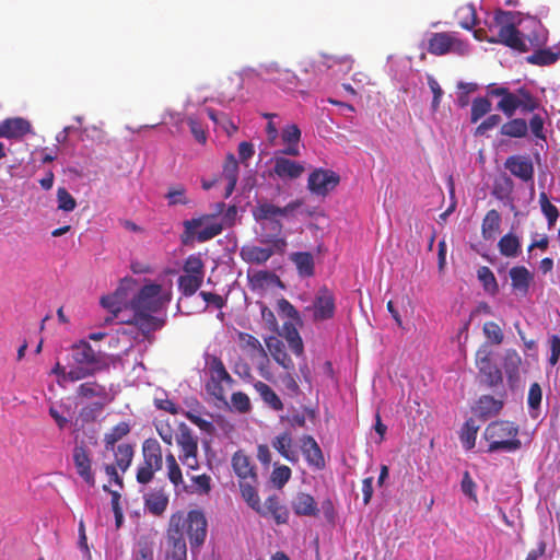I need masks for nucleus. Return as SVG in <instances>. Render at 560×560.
Here are the masks:
<instances>
[{
    "label": "nucleus",
    "mask_w": 560,
    "mask_h": 560,
    "mask_svg": "<svg viewBox=\"0 0 560 560\" xmlns=\"http://www.w3.org/2000/svg\"><path fill=\"white\" fill-rule=\"evenodd\" d=\"M254 388L260 395L261 399L273 410L280 411L283 409V404L276 392L266 383L257 381Z\"/></svg>",
    "instance_id": "obj_39"
},
{
    "label": "nucleus",
    "mask_w": 560,
    "mask_h": 560,
    "mask_svg": "<svg viewBox=\"0 0 560 560\" xmlns=\"http://www.w3.org/2000/svg\"><path fill=\"white\" fill-rule=\"evenodd\" d=\"M503 408V400L491 395H483L477 401V411L483 418L498 415Z\"/></svg>",
    "instance_id": "obj_38"
},
{
    "label": "nucleus",
    "mask_w": 560,
    "mask_h": 560,
    "mask_svg": "<svg viewBox=\"0 0 560 560\" xmlns=\"http://www.w3.org/2000/svg\"><path fill=\"white\" fill-rule=\"evenodd\" d=\"M269 81L282 90L291 91L298 86L299 78L293 71L282 69L281 71H278L277 77L269 78Z\"/></svg>",
    "instance_id": "obj_50"
},
{
    "label": "nucleus",
    "mask_w": 560,
    "mask_h": 560,
    "mask_svg": "<svg viewBox=\"0 0 560 560\" xmlns=\"http://www.w3.org/2000/svg\"><path fill=\"white\" fill-rule=\"evenodd\" d=\"M292 471L290 467L285 465H275V468L271 472V482L278 489H281L291 478Z\"/></svg>",
    "instance_id": "obj_57"
},
{
    "label": "nucleus",
    "mask_w": 560,
    "mask_h": 560,
    "mask_svg": "<svg viewBox=\"0 0 560 560\" xmlns=\"http://www.w3.org/2000/svg\"><path fill=\"white\" fill-rule=\"evenodd\" d=\"M231 402L233 407L240 412H247L250 409V400L248 396L243 392L233 393Z\"/></svg>",
    "instance_id": "obj_64"
},
{
    "label": "nucleus",
    "mask_w": 560,
    "mask_h": 560,
    "mask_svg": "<svg viewBox=\"0 0 560 560\" xmlns=\"http://www.w3.org/2000/svg\"><path fill=\"white\" fill-rule=\"evenodd\" d=\"M518 428L510 421H493L485 430V439L489 442V452H515L522 442L517 439Z\"/></svg>",
    "instance_id": "obj_7"
},
{
    "label": "nucleus",
    "mask_w": 560,
    "mask_h": 560,
    "mask_svg": "<svg viewBox=\"0 0 560 560\" xmlns=\"http://www.w3.org/2000/svg\"><path fill=\"white\" fill-rule=\"evenodd\" d=\"M501 217L495 209L489 210L481 225V233L485 240H491L500 230Z\"/></svg>",
    "instance_id": "obj_41"
},
{
    "label": "nucleus",
    "mask_w": 560,
    "mask_h": 560,
    "mask_svg": "<svg viewBox=\"0 0 560 560\" xmlns=\"http://www.w3.org/2000/svg\"><path fill=\"white\" fill-rule=\"evenodd\" d=\"M491 102L487 97H476L471 103L470 121L476 124L483 116L490 113Z\"/></svg>",
    "instance_id": "obj_52"
},
{
    "label": "nucleus",
    "mask_w": 560,
    "mask_h": 560,
    "mask_svg": "<svg viewBox=\"0 0 560 560\" xmlns=\"http://www.w3.org/2000/svg\"><path fill=\"white\" fill-rule=\"evenodd\" d=\"M295 324L296 323H284L282 329L290 349L295 355L300 357L304 352V345L298 329L295 328Z\"/></svg>",
    "instance_id": "obj_40"
},
{
    "label": "nucleus",
    "mask_w": 560,
    "mask_h": 560,
    "mask_svg": "<svg viewBox=\"0 0 560 560\" xmlns=\"http://www.w3.org/2000/svg\"><path fill=\"white\" fill-rule=\"evenodd\" d=\"M30 132H32V125L25 118H7L0 122V138L22 139Z\"/></svg>",
    "instance_id": "obj_21"
},
{
    "label": "nucleus",
    "mask_w": 560,
    "mask_h": 560,
    "mask_svg": "<svg viewBox=\"0 0 560 560\" xmlns=\"http://www.w3.org/2000/svg\"><path fill=\"white\" fill-rule=\"evenodd\" d=\"M339 183L340 176L336 172L316 168L308 176L307 188L313 195L326 197Z\"/></svg>",
    "instance_id": "obj_15"
},
{
    "label": "nucleus",
    "mask_w": 560,
    "mask_h": 560,
    "mask_svg": "<svg viewBox=\"0 0 560 560\" xmlns=\"http://www.w3.org/2000/svg\"><path fill=\"white\" fill-rule=\"evenodd\" d=\"M186 533L188 535L191 548L203 544L207 536V520L201 511L192 510L184 515Z\"/></svg>",
    "instance_id": "obj_17"
},
{
    "label": "nucleus",
    "mask_w": 560,
    "mask_h": 560,
    "mask_svg": "<svg viewBox=\"0 0 560 560\" xmlns=\"http://www.w3.org/2000/svg\"><path fill=\"white\" fill-rule=\"evenodd\" d=\"M232 468L240 481H257V474L250 458L243 452L237 451L232 457Z\"/></svg>",
    "instance_id": "obj_24"
},
{
    "label": "nucleus",
    "mask_w": 560,
    "mask_h": 560,
    "mask_svg": "<svg viewBox=\"0 0 560 560\" xmlns=\"http://www.w3.org/2000/svg\"><path fill=\"white\" fill-rule=\"evenodd\" d=\"M67 366L69 382L73 383L107 371L109 363L105 353L95 351L88 341L80 340L69 348Z\"/></svg>",
    "instance_id": "obj_2"
},
{
    "label": "nucleus",
    "mask_w": 560,
    "mask_h": 560,
    "mask_svg": "<svg viewBox=\"0 0 560 560\" xmlns=\"http://www.w3.org/2000/svg\"><path fill=\"white\" fill-rule=\"evenodd\" d=\"M238 341L243 347L248 348L252 352L261 357H267L266 350L255 336L241 331L238 332Z\"/></svg>",
    "instance_id": "obj_56"
},
{
    "label": "nucleus",
    "mask_w": 560,
    "mask_h": 560,
    "mask_svg": "<svg viewBox=\"0 0 560 560\" xmlns=\"http://www.w3.org/2000/svg\"><path fill=\"white\" fill-rule=\"evenodd\" d=\"M136 280L132 278H124L118 288L112 294L102 296L101 304L109 311L115 317L122 308H129L128 292L133 289Z\"/></svg>",
    "instance_id": "obj_16"
},
{
    "label": "nucleus",
    "mask_w": 560,
    "mask_h": 560,
    "mask_svg": "<svg viewBox=\"0 0 560 560\" xmlns=\"http://www.w3.org/2000/svg\"><path fill=\"white\" fill-rule=\"evenodd\" d=\"M522 358L515 350H508L503 359V369L511 389L517 387L520 382V368Z\"/></svg>",
    "instance_id": "obj_29"
},
{
    "label": "nucleus",
    "mask_w": 560,
    "mask_h": 560,
    "mask_svg": "<svg viewBox=\"0 0 560 560\" xmlns=\"http://www.w3.org/2000/svg\"><path fill=\"white\" fill-rule=\"evenodd\" d=\"M172 295L163 290L161 284L147 283L130 299L129 308L132 318L127 324L135 325L141 334L149 336L165 325V315L159 316L171 302Z\"/></svg>",
    "instance_id": "obj_1"
},
{
    "label": "nucleus",
    "mask_w": 560,
    "mask_h": 560,
    "mask_svg": "<svg viewBox=\"0 0 560 560\" xmlns=\"http://www.w3.org/2000/svg\"><path fill=\"white\" fill-rule=\"evenodd\" d=\"M57 202H58V209L62 210L65 212H71L77 207L75 199L71 196V194L65 187L58 188Z\"/></svg>",
    "instance_id": "obj_59"
},
{
    "label": "nucleus",
    "mask_w": 560,
    "mask_h": 560,
    "mask_svg": "<svg viewBox=\"0 0 560 560\" xmlns=\"http://www.w3.org/2000/svg\"><path fill=\"white\" fill-rule=\"evenodd\" d=\"M277 308L281 316L291 319L290 323H301V317L294 305L284 298H281L277 302Z\"/></svg>",
    "instance_id": "obj_58"
},
{
    "label": "nucleus",
    "mask_w": 560,
    "mask_h": 560,
    "mask_svg": "<svg viewBox=\"0 0 560 560\" xmlns=\"http://www.w3.org/2000/svg\"><path fill=\"white\" fill-rule=\"evenodd\" d=\"M494 23L500 28L497 36L487 38L488 43L502 44L520 52H526L528 50L527 44L514 24V15L512 12L502 10L495 11Z\"/></svg>",
    "instance_id": "obj_8"
},
{
    "label": "nucleus",
    "mask_w": 560,
    "mask_h": 560,
    "mask_svg": "<svg viewBox=\"0 0 560 560\" xmlns=\"http://www.w3.org/2000/svg\"><path fill=\"white\" fill-rule=\"evenodd\" d=\"M176 443L179 447V460L188 469L198 470L200 467L198 457V438L185 423H180L179 432L176 435Z\"/></svg>",
    "instance_id": "obj_12"
},
{
    "label": "nucleus",
    "mask_w": 560,
    "mask_h": 560,
    "mask_svg": "<svg viewBox=\"0 0 560 560\" xmlns=\"http://www.w3.org/2000/svg\"><path fill=\"white\" fill-rule=\"evenodd\" d=\"M210 380L221 381L231 386L234 380L226 371L222 360L217 355H210L207 360Z\"/></svg>",
    "instance_id": "obj_37"
},
{
    "label": "nucleus",
    "mask_w": 560,
    "mask_h": 560,
    "mask_svg": "<svg viewBox=\"0 0 560 560\" xmlns=\"http://www.w3.org/2000/svg\"><path fill=\"white\" fill-rule=\"evenodd\" d=\"M313 311V320L323 322L335 316L336 303L334 293L326 287L320 288L313 301V305L307 307Z\"/></svg>",
    "instance_id": "obj_18"
},
{
    "label": "nucleus",
    "mask_w": 560,
    "mask_h": 560,
    "mask_svg": "<svg viewBox=\"0 0 560 560\" xmlns=\"http://www.w3.org/2000/svg\"><path fill=\"white\" fill-rule=\"evenodd\" d=\"M559 58L558 54L550 49H539L526 58L528 63L537 66H549L555 63Z\"/></svg>",
    "instance_id": "obj_54"
},
{
    "label": "nucleus",
    "mask_w": 560,
    "mask_h": 560,
    "mask_svg": "<svg viewBox=\"0 0 560 560\" xmlns=\"http://www.w3.org/2000/svg\"><path fill=\"white\" fill-rule=\"evenodd\" d=\"M184 526V513L178 512L171 516L166 537V560H187Z\"/></svg>",
    "instance_id": "obj_11"
},
{
    "label": "nucleus",
    "mask_w": 560,
    "mask_h": 560,
    "mask_svg": "<svg viewBox=\"0 0 560 560\" xmlns=\"http://www.w3.org/2000/svg\"><path fill=\"white\" fill-rule=\"evenodd\" d=\"M281 138L287 147L281 151L284 155L299 156V142L301 140V130L298 125L292 124L283 128Z\"/></svg>",
    "instance_id": "obj_32"
},
{
    "label": "nucleus",
    "mask_w": 560,
    "mask_h": 560,
    "mask_svg": "<svg viewBox=\"0 0 560 560\" xmlns=\"http://www.w3.org/2000/svg\"><path fill=\"white\" fill-rule=\"evenodd\" d=\"M225 209L226 206L224 202H217L213 213L185 220L183 222V242L186 243L189 240L196 238L199 243H205L221 234L224 224L218 221L217 218L224 213Z\"/></svg>",
    "instance_id": "obj_5"
},
{
    "label": "nucleus",
    "mask_w": 560,
    "mask_h": 560,
    "mask_svg": "<svg viewBox=\"0 0 560 560\" xmlns=\"http://www.w3.org/2000/svg\"><path fill=\"white\" fill-rule=\"evenodd\" d=\"M165 460L167 466V477L170 481L175 487L179 486L180 483H183V474L174 454L168 453L165 457Z\"/></svg>",
    "instance_id": "obj_55"
},
{
    "label": "nucleus",
    "mask_w": 560,
    "mask_h": 560,
    "mask_svg": "<svg viewBox=\"0 0 560 560\" xmlns=\"http://www.w3.org/2000/svg\"><path fill=\"white\" fill-rule=\"evenodd\" d=\"M129 432L130 425L127 422H119L104 435L105 452H113L115 463L104 464L103 468L109 482H114L119 488L124 487V479L118 474V470L124 474L129 469L133 459L135 448L130 443H120L117 446L116 443L128 435Z\"/></svg>",
    "instance_id": "obj_3"
},
{
    "label": "nucleus",
    "mask_w": 560,
    "mask_h": 560,
    "mask_svg": "<svg viewBox=\"0 0 560 560\" xmlns=\"http://www.w3.org/2000/svg\"><path fill=\"white\" fill-rule=\"evenodd\" d=\"M72 458L78 475L90 486H95V476L92 471V460L84 443L75 445L72 451Z\"/></svg>",
    "instance_id": "obj_19"
},
{
    "label": "nucleus",
    "mask_w": 560,
    "mask_h": 560,
    "mask_svg": "<svg viewBox=\"0 0 560 560\" xmlns=\"http://www.w3.org/2000/svg\"><path fill=\"white\" fill-rule=\"evenodd\" d=\"M509 275L513 291L525 296L533 280L530 271L525 266H515L510 269Z\"/></svg>",
    "instance_id": "obj_28"
},
{
    "label": "nucleus",
    "mask_w": 560,
    "mask_h": 560,
    "mask_svg": "<svg viewBox=\"0 0 560 560\" xmlns=\"http://www.w3.org/2000/svg\"><path fill=\"white\" fill-rule=\"evenodd\" d=\"M266 347L270 352L273 360L285 370H293L294 363L285 351V346L282 340L275 336L265 339Z\"/></svg>",
    "instance_id": "obj_26"
},
{
    "label": "nucleus",
    "mask_w": 560,
    "mask_h": 560,
    "mask_svg": "<svg viewBox=\"0 0 560 560\" xmlns=\"http://www.w3.org/2000/svg\"><path fill=\"white\" fill-rule=\"evenodd\" d=\"M290 260L295 265L301 277H312L315 273L314 257L308 252H295L290 255Z\"/></svg>",
    "instance_id": "obj_35"
},
{
    "label": "nucleus",
    "mask_w": 560,
    "mask_h": 560,
    "mask_svg": "<svg viewBox=\"0 0 560 560\" xmlns=\"http://www.w3.org/2000/svg\"><path fill=\"white\" fill-rule=\"evenodd\" d=\"M77 396L83 399L103 398L106 396V387L96 381L84 382L78 386Z\"/></svg>",
    "instance_id": "obj_43"
},
{
    "label": "nucleus",
    "mask_w": 560,
    "mask_h": 560,
    "mask_svg": "<svg viewBox=\"0 0 560 560\" xmlns=\"http://www.w3.org/2000/svg\"><path fill=\"white\" fill-rule=\"evenodd\" d=\"M222 179L226 182L224 198H229L235 189L238 180V163L234 154H228L222 172Z\"/></svg>",
    "instance_id": "obj_31"
},
{
    "label": "nucleus",
    "mask_w": 560,
    "mask_h": 560,
    "mask_svg": "<svg viewBox=\"0 0 560 560\" xmlns=\"http://www.w3.org/2000/svg\"><path fill=\"white\" fill-rule=\"evenodd\" d=\"M456 18L459 26L464 30L470 31L477 25V12L471 3L460 5L456 10Z\"/></svg>",
    "instance_id": "obj_42"
},
{
    "label": "nucleus",
    "mask_w": 560,
    "mask_h": 560,
    "mask_svg": "<svg viewBox=\"0 0 560 560\" xmlns=\"http://www.w3.org/2000/svg\"><path fill=\"white\" fill-rule=\"evenodd\" d=\"M483 334L494 345L502 343L504 338L502 329L494 322H486L483 324Z\"/></svg>",
    "instance_id": "obj_60"
},
{
    "label": "nucleus",
    "mask_w": 560,
    "mask_h": 560,
    "mask_svg": "<svg viewBox=\"0 0 560 560\" xmlns=\"http://www.w3.org/2000/svg\"><path fill=\"white\" fill-rule=\"evenodd\" d=\"M206 113L208 117L219 127L223 129V131L231 136L237 130V126L231 120L228 114L223 112H217L213 108H206Z\"/></svg>",
    "instance_id": "obj_48"
},
{
    "label": "nucleus",
    "mask_w": 560,
    "mask_h": 560,
    "mask_svg": "<svg viewBox=\"0 0 560 560\" xmlns=\"http://www.w3.org/2000/svg\"><path fill=\"white\" fill-rule=\"evenodd\" d=\"M542 398V390L538 383H533L529 386L528 395H527V404L529 409L537 410L540 407Z\"/></svg>",
    "instance_id": "obj_62"
},
{
    "label": "nucleus",
    "mask_w": 560,
    "mask_h": 560,
    "mask_svg": "<svg viewBox=\"0 0 560 560\" xmlns=\"http://www.w3.org/2000/svg\"><path fill=\"white\" fill-rule=\"evenodd\" d=\"M477 276H478L479 281L482 283L483 289L487 292H489L491 294L498 293L499 285H498V282H497V279H495L493 272L491 271V269L489 267H487V266L480 267L477 271Z\"/></svg>",
    "instance_id": "obj_53"
},
{
    "label": "nucleus",
    "mask_w": 560,
    "mask_h": 560,
    "mask_svg": "<svg viewBox=\"0 0 560 560\" xmlns=\"http://www.w3.org/2000/svg\"><path fill=\"white\" fill-rule=\"evenodd\" d=\"M168 505V497L163 489L153 490L144 494V506L153 515H162Z\"/></svg>",
    "instance_id": "obj_33"
},
{
    "label": "nucleus",
    "mask_w": 560,
    "mask_h": 560,
    "mask_svg": "<svg viewBox=\"0 0 560 560\" xmlns=\"http://www.w3.org/2000/svg\"><path fill=\"white\" fill-rule=\"evenodd\" d=\"M353 63V59L350 56H331L327 54H322L319 60L314 61V66L317 67L318 70L322 68L329 69L335 65H342L349 70L351 69Z\"/></svg>",
    "instance_id": "obj_45"
},
{
    "label": "nucleus",
    "mask_w": 560,
    "mask_h": 560,
    "mask_svg": "<svg viewBox=\"0 0 560 560\" xmlns=\"http://www.w3.org/2000/svg\"><path fill=\"white\" fill-rule=\"evenodd\" d=\"M504 167L515 177L527 183L534 178V165L528 155H511L504 162Z\"/></svg>",
    "instance_id": "obj_20"
},
{
    "label": "nucleus",
    "mask_w": 560,
    "mask_h": 560,
    "mask_svg": "<svg viewBox=\"0 0 560 560\" xmlns=\"http://www.w3.org/2000/svg\"><path fill=\"white\" fill-rule=\"evenodd\" d=\"M160 469V467H153L151 465L142 463V465L137 470L136 479L139 483L147 485L150 481H152L154 472Z\"/></svg>",
    "instance_id": "obj_63"
},
{
    "label": "nucleus",
    "mask_w": 560,
    "mask_h": 560,
    "mask_svg": "<svg viewBox=\"0 0 560 560\" xmlns=\"http://www.w3.org/2000/svg\"><path fill=\"white\" fill-rule=\"evenodd\" d=\"M291 508L298 516H317L319 514L316 500L306 492H298L291 501Z\"/></svg>",
    "instance_id": "obj_25"
},
{
    "label": "nucleus",
    "mask_w": 560,
    "mask_h": 560,
    "mask_svg": "<svg viewBox=\"0 0 560 560\" xmlns=\"http://www.w3.org/2000/svg\"><path fill=\"white\" fill-rule=\"evenodd\" d=\"M257 513L261 516L271 515L277 524H285L289 520L288 509L281 504L278 495L268 497Z\"/></svg>",
    "instance_id": "obj_27"
},
{
    "label": "nucleus",
    "mask_w": 560,
    "mask_h": 560,
    "mask_svg": "<svg viewBox=\"0 0 560 560\" xmlns=\"http://www.w3.org/2000/svg\"><path fill=\"white\" fill-rule=\"evenodd\" d=\"M205 278V264L200 255H189L183 265V275L177 280L178 290L184 296H192L201 287Z\"/></svg>",
    "instance_id": "obj_10"
},
{
    "label": "nucleus",
    "mask_w": 560,
    "mask_h": 560,
    "mask_svg": "<svg viewBox=\"0 0 560 560\" xmlns=\"http://www.w3.org/2000/svg\"><path fill=\"white\" fill-rule=\"evenodd\" d=\"M527 125L536 139L546 140V133L544 128L545 120L540 115L534 114L530 117L529 122Z\"/></svg>",
    "instance_id": "obj_61"
},
{
    "label": "nucleus",
    "mask_w": 560,
    "mask_h": 560,
    "mask_svg": "<svg viewBox=\"0 0 560 560\" xmlns=\"http://www.w3.org/2000/svg\"><path fill=\"white\" fill-rule=\"evenodd\" d=\"M301 451L304 455L305 460L311 467L317 470L325 468V458L323 452L312 435H304L301 439Z\"/></svg>",
    "instance_id": "obj_22"
},
{
    "label": "nucleus",
    "mask_w": 560,
    "mask_h": 560,
    "mask_svg": "<svg viewBox=\"0 0 560 560\" xmlns=\"http://www.w3.org/2000/svg\"><path fill=\"white\" fill-rule=\"evenodd\" d=\"M539 205H540L542 214L547 219L548 226L549 228L555 226V224L559 218V210L555 205H552L550 202V200L545 191H541L539 194Z\"/></svg>",
    "instance_id": "obj_51"
},
{
    "label": "nucleus",
    "mask_w": 560,
    "mask_h": 560,
    "mask_svg": "<svg viewBox=\"0 0 560 560\" xmlns=\"http://www.w3.org/2000/svg\"><path fill=\"white\" fill-rule=\"evenodd\" d=\"M300 199L290 201L284 207L273 205L268 200H259L252 210L254 220L260 224L262 231H268L272 237H282V218H287L302 206Z\"/></svg>",
    "instance_id": "obj_4"
},
{
    "label": "nucleus",
    "mask_w": 560,
    "mask_h": 560,
    "mask_svg": "<svg viewBox=\"0 0 560 560\" xmlns=\"http://www.w3.org/2000/svg\"><path fill=\"white\" fill-rule=\"evenodd\" d=\"M492 351L488 345H482L476 351L475 363L482 382L490 388H495L503 383L500 368L491 360Z\"/></svg>",
    "instance_id": "obj_13"
},
{
    "label": "nucleus",
    "mask_w": 560,
    "mask_h": 560,
    "mask_svg": "<svg viewBox=\"0 0 560 560\" xmlns=\"http://www.w3.org/2000/svg\"><path fill=\"white\" fill-rule=\"evenodd\" d=\"M427 49L434 56H443L450 52L466 55L468 44L459 39L454 33L439 32L430 36Z\"/></svg>",
    "instance_id": "obj_14"
},
{
    "label": "nucleus",
    "mask_w": 560,
    "mask_h": 560,
    "mask_svg": "<svg viewBox=\"0 0 560 560\" xmlns=\"http://www.w3.org/2000/svg\"><path fill=\"white\" fill-rule=\"evenodd\" d=\"M479 427L472 418L465 421L460 431V442L466 450L475 447Z\"/></svg>",
    "instance_id": "obj_49"
},
{
    "label": "nucleus",
    "mask_w": 560,
    "mask_h": 560,
    "mask_svg": "<svg viewBox=\"0 0 560 560\" xmlns=\"http://www.w3.org/2000/svg\"><path fill=\"white\" fill-rule=\"evenodd\" d=\"M501 255L515 257L521 250V243L516 235L509 233L503 235L498 243Z\"/></svg>",
    "instance_id": "obj_46"
},
{
    "label": "nucleus",
    "mask_w": 560,
    "mask_h": 560,
    "mask_svg": "<svg viewBox=\"0 0 560 560\" xmlns=\"http://www.w3.org/2000/svg\"><path fill=\"white\" fill-rule=\"evenodd\" d=\"M165 198L170 207L174 206H187L190 203V199L187 195V189L183 184L173 185L168 188Z\"/></svg>",
    "instance_id": "obj_47"
},
{
    "label": "nucleus",
    "mask_w": 560,
    "mask_h": 560,
    "mask_svg": "<svg viewBox=\"0 0 560 560\" xmlns=\"http://www.w3.org/2000/svg\"><path fill=\"white\" fill-rule=\"evenodd\" d=\"M491 96H500L497 109L501 110L508 118H512L517 109L522 113H533L539 108V101L525 88H520L516 93L504 86H489Z\"/></svg>",
    "instance_id": "obj_6"
},
{
    "label": "nucleus",
    "mask_w": 560,
    "mask_h": 560,
    "mask_svg": "<svg viewBox=\"0 0 560 560\" xmlns=\"http://www.w3.org/2000/svg\"><path fill=\"white\" fill-rule=\"evenodd\" d=\"M260 243L268 246H243L240 253L242 259L248 264L262 265L268 261L275 254H284L288 246L285 237H272L270 234H262Z\"/></svg>",
    "instance_id": "obj_9"
},
{
    "label": "nucleus",
    "mask_w": 560,
    "mask_h": 560,
    "mask_svg": "<svg viewBox=\"0 0 560 560\" xmlns=\"http://www.w3.org/2000/svg\"><path fill=\"white\" fill-rule=\"evenodd\" d=\"M257 481H240V488L243 499L254 510L260 511V499L256 490Z\"/></svg>",
    "instance_id": "obj_44"
},
{
    "label": "nucleus",
    "mask_w": 560,
    "mask_h": 560,
    "mask_svg": "<svg viewBox=\"0 0 560 560\" xmlns=\"http://www.w3.org/2000/svg\"><path fill=\"white\" fill-rule=\"evenodd\" d=\"M528 133V125L524 118H510L500 128V135L509 138H525Z\"/></svg>",
    "instance_id": "obj_36"
},
{
    "label": "nucleus",
    "mask_w": 560,
    "mask_h": 560,
    "mask_svg": "<svg viewBox=\"0 0 560 560\" xmlns=\"http://www.w3.org/2000/svg\"><path fill=\"white\" fill-rule=\"evenodd\" d=\"M304 166L296 161L284 156H276L273 160V173L281 179H296L304 173Z\"/></svg>",
    "instance_id": "obj_23"
},
{
    "label": "nucleus",
    "mask_w": 560,
    "mask_h": 560,
    "mask_svg": "<svg viewBox=\"0 0 560 560\" xmlns=\"http://www.w3.org/2000/svg\"><path fill=\"white\" fill-rule=\"evenodd\" d=\"M271 445L288 462L293 464L299 462V454L293 448V439L289 431L277 435L272 440Z\"/></svg>",
    "instance_id": "obj_30"
},
{
    "label": "nucleus",
    "mask_w": 560,
    "mask_h": 560,
    "mask_svg": "<svg viewBox=\"0 0 560 560\" xmlns=\"http://www.w3.org/2000/svg\"><path fill=\"white\" fill-rule=\"evenodd\" d=\"M143 463L153 467L163 466L162 447L158 440L147 439L142 444Z\"/></svg>",
    "instance_id": "obj_34"
}]
</instances>
